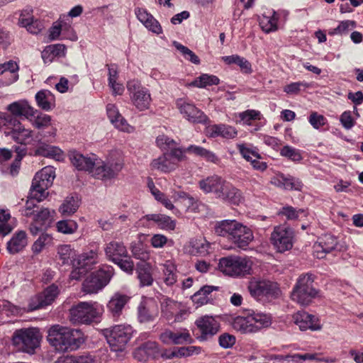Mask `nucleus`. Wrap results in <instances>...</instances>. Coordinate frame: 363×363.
I'll use <instances>...</instances> for the list:
<instances>
[{
	"mask_svg": "<svg viewBox=\"0 0 363 363\" xmlns=\"http://www.w3.org/2000/svg\"><path fill=\"white\" fill-rule=\"evenodd\" d=\"M219 82L220 80L216 76L203 74L189 84V86L204 88L207 86L217 85Z\"/></svg>",
	"mask_w": 363,
	"mask_h": 363,
	"instance_id": "obj_46",
	"label": "nucleus"
},
{
	"mask_svg": "<svg viewBox=\"0 0 363 363\" xmlns=\"http://www.w3.org/2000/svg\"><path fill=\"white\" fill-rule=\"evenodd\" d=\"M159 353V347L157 343L147 342L135 350L133 352L134 358L139 361L145 362L150 359L156 358Z\"/></svg>",
	"mask_w": 363,
	"mask_h": 363,
	"instance_id": "obj_30",
	"label": "nucleus"
},
{
	"mask_svg": "<svg viewBox=\"0 0 363 363\" xmlns=\"http://www.w3.org/2000/svg\"><path fill=\"white\" fill-rule=\"evenodd\" d=\"M37 105L41 109L48 111L55 106V98L52 93L47 89H43L35 94Z\"/></svg>",
	"mask_w": 363,
	"mask_h": 363,
	"instance_id": "obj_37",
	"label": "nucleus"
},
{
	"mask_svg": "<svg viewBox=\"0 0 363 363\" xmlns=\"http://www.w3.org/2000/svg\"><path fill=\"white\" fill-rule=\"evenodd\" d=\"M56 228L59 233L70 235L77 230L78 224L73 220H62L57 222Z\"/></svg>",
	"mask_w": 363,
	"mask_h": 363,
	"instance_id": "obj_48",
	"label": "nucleus"
},
{
	"mask_svg": "<svg viewBox=\"0 0 363 363\" xmlns=\"http://www.w3.org/2000/svg\"><path fill=\"white\" fill-rule=\"evenodd\" d=\"M217 289L216 286H204L192 296V301L198 306L207 304L212 300L211 293Z\"/></svg>",
	"mask_w": 363,
	"mask_h": 363,
	"instance_id": "obj_39",
	"label": "nucleus"
},
{
	"mask_svg": "<svg viewBox=\"0 0 363 363\" xmlns=\"http://www.w3.org/2000/svg\"><path fill=\"white\" fill-rule=\"evenodd\" d=\"M52 238L48 233H42L40 237L34 242L32 246V250L34 253L38 254L48 245L52 244Z\"/></svg>",
	"mask_w": 363,
	"mask_h": 363,
	"instance_id": "obj_50",
	"label": "nucleus"
},
{
	"mask_svg": "<svg viewBox=\"0 0 363 363\" xmlns=\"http://www.w3.org/2000/svg\"><path fill=\"white\" fill-rule=\"evenodd\" d=\"M314 279V275L311 273L301 274L291 291V299L301 306L309 305L319 294L313 286Z\"/></svg>",
	"mask_w": 363,
	"mask_h": 363,
	"instance_id": "obj_5",
	"label": "nucleus"
},
{
	"mask_svg": "<svg viewBox=\"0 0 363 363\" xmlns=\"http://www.w3.org/2000/svg\"><path fill=\"white\" fill-rule=\"evenodd\" d=\"M11 215L5 210H0V235L5 236L11 232L13 227L9 223Z\"/></svg>",
	"mask_w": 363,
	"mask_h": 363,
	"instance_id": "obj_54",
	"label": "nucleus"
},
{
	"mask_svg": "<svg viewBox=\"0 0 363 363\" xmlns=\"http://www.w3.org/2000/svg\"><path fill=\"white\" fill-rule=\"evenodd\" d=\"M207 132L211 137L221 136L227 139L234 138L238 133L235 128L225 124L208 126Z\"/></svg>",
	"mask_w": 363,
	"mask_h": 363,
	"instance_id": "obj_36",
	"label": "nucleus"
},
{
	"mask_svg": "<svg viewBox=\"0 0 363 363\" xmlns=\"http://www.w3.org/2000/svg\"><path fill=\"white\" fill-rule=\"evenodd\" d=\"M193 252L201 256L208 254L210 244L205 240H196L192 245Z\"/></svg>",
	"mask_w": 363,
	"mask_h": 363,
	"instance_id": "obj_59",
	"label": "nucleus"
},
{
	"mask_svg": "<svg viewBox=\"0 0 363 363\" xmlns=\"http://www.w3.org/2000/svg\"><path fill=\"white\" fill-rule=\"evenodd\" d=\"M185 157L183 150L180 148H173L170 152L154 159L150 163V167L152 169L169 173L175 170L178 167L179 162L184 160Z\"/></svg>",
	"mask_w": 363,
	"mask_h": 363,
	"instance_id": "obj_10",
	"label": "nucleus"
},
{
	"mask_svg": "<svg viewBox=\"0 0 363 363\" xmlns=\"http://www.w3.org/2000/svg\"><path fill=\"white\" fill-rule=\"evenodd\" d=\"M240 121L246 125H251L252 121L260 120L261 113L254 109H248L238 113Z\"/></svg>",
	"mask_w": 363,
	"mask_h": 363,
	"instance_id": "obj_53",
	"label": "nucleus"
},
{
	"mask_svg": "<svg viewBox=\"0 0 363 363\" xmlns=\"http://www.w3.org/2000/svg\"><path fill=\"white\" fill-rule=\"evenodd\" d=\"M143 225L149 226L150 223H145L153 222L162 230H172L175 228L176 223L169 216L161 213H152L144 216L141 220Z\"/></svg>",
	"mask_w": 363,
	"mask_h": 363,
	"instance_id": "obj_28",
	"label": "nucleus"
},
{
	"mask_svg": "<svg viewBox=\"0 0 363 363\" xmlns=\"http://www.w3.org/2000/svg\"><path fill=\"white\" fill-rule=\"evenodd\" d=\"M55 177V170L51 167L43 168L37 172L33 179L30 194L38 202L44 200L48 192V189L52 184Z\"/></svg>",
	"mask_w": 363,
	"mask_h": 363,
	"instance_id": "obj_8",
	"label": "nucleus"
},
{
	"mask_svg": "<svg viewBox=\"0 0 363 363\" xmlns=\"http://www.w3.org/2000/svg\"><path fill=\"white\" fill-rule=\"evenodd\" d=\"M280 154L293 162H300L303 159L300 150L289 145L284 146L280 150Z\"/></svg>",
	"mask_w": 363,
	"mask_h": 363,
	"instance_id": "obj_55",
	"label": "nucleus"
},
{
	"mask_svg": "<svg viewBox=\"0 0 363 363\" xmlns=\"http://www.w3.org/2000/svg\"><path fill=\"white\" fill-rule=\"evenodd\" d=\"M293 238L291 228L286 225H279L272 233L271 241L277 251L284 252L292 248Z\"/></svg>",
	"mask_w": 363,
	"mask_h": 363,
	"instance_id": "obj_16",
	"label": "nucleus"
},
{
	"mask_svg": "<svg viewBox=\"0 0 363 363\" xmlns=\"http://www.w3.org/2000/svg\"><path fill=\"white\" fill-rule=\"evenodd\" d=\"M106 111L108 118L114 126L121 131L132 133L134 128L130 125L126 120L121 115L117 107L112 104H109L106 106Z\"/></svg>",
	"mask_w": 363,
	"mask_h": 363,
	"instance_id": "obj_27",
	"label": "nucleus"
},
{
	"mask_svg": "<svg viewBox=\"0 0 363 363\" xmlns=\"http://www.w3.org/2000/svg\"><path fill=\"white\" fill-rule=\"evenodd\" d=\"M42 335L36 328H21L12 335L13 345L19 351L33 354L40 346Z\"/></svg>",
	"mask_w": 363,
	"mask_h": 363,
	"instance_id": "obj_6",
	"label": "nucleus"
},
{
	"mask_svg": "<svg viewBox=\"0 0 363 363\" xmlns=\"http://www.w3.org/2000/svg\"><path fill=\"white\" fill-rule=\"evenodd\" d=\"M252 261L247 257L230 255L219 259L218 269L233 278H243L252 274Z\"/></svg>",
	"mask_w": 363,
	"mask_h": 363,
	"instance_id": "obj_4",
	"label": "nucleus"
},
{
	"mask_svg": "<svg viewBox=\"0 0 363 363\" xmlns=\"http://www.w3.org/2000/svg\"><path fill=\"white\" fill-rule=\"evenodd\" d=\"M174 46L179 50L185 60L190 61L191 62L199 65L200 63L199 57L187 47L180 44L177 41L173 42Z\"/></svg>",
	"mask_w": 363,
	"mask_h": 363,
	"instance_id": "obj_51",
	"label": "nucleus"
},
{
	"mask_svg": "<svg viewBox=\"0 0 363 363\" xmlns=\"http://www.w3.org/2000/svg\"><path fill=\"white\" fill-rule=\"evenodd\" d=\"M79 206L77 197L68 196L59 208V211L62 216H71L74 213Z\"/></svg>",
	"mask_w": 363,
	"mask_h": 363,
	"instance_id": "obj_45",
	"label": "nucleus"
},
{
	"mask_svg": "<svg viewBox=\"0 0 363 363\" xmlns=\"http://www.w3.org/2000/svg\"><path fill=\"white\" fill-rule=\"evenodd\" d=\"M7 110L11 112L12 116H24L28 118L34 116V108L30 106L26 100H19L10 104L7 106Z\"/></svg>",
	"mask_w": 363,
	"mask_h": 363,
	"instance_id": "obj_32",
	"label": "nucleus"
},
{
	"mask_svg": "<svg viewBox=\"0 0 363 363\" xmlns=\"http://www.w3.org/2000/svg\"><path fill=\"white\" fill-rule=\"evenodd\" d=\"M162 316L169 323L182 322L187 315V311L182 303L170 298H164L161 302Z\"/></svg>",
	"mask_w": 363,
	"mask_h": 363,
	"instance_id": "obj_13",
	"label": "nucleus"
},
{
	"mask_svg": "<svg viewBox=\"0 0 363 363\" xmlns=\"http://www.w3.org/2000/svg\"><path fill=\"white\" fill-rule=\"evenodd\" d=\"M57 255L59 259L62 261L63 264H72L77 256L75 250L71 247L69 245H62L57 248Z\"/></svg>",
	"mask_w": 363,
	"mask_h": 363,
	"instance_id": "obj_44",
	"label": "nucleus"
},
{
	"mask_svg": "<svg viewBox=\"0 0 363 363\" xmlns=\"http://www.w3.org/2000/svg\"><path fill=\"white\" fill-rule=\"evenodd\" d=\"M10 125L4 130V134L21 145L28 144L33 138V131L27 129L15 118L10 119Z\"/></svg>",
	"mask_w": 363,
	"mask_h": 363,
	"instance_id": "obj_18",
	"label": "nucleus"
},
{
	"mask_svg": "<svg viewBox=\"0 0 363 363\" xmlns=\"http://www.w3.org/2000/svg\"><path fill=\"white\" fill-rule=\"evenodd\" d=\"M21 164V162H19V160H14L6 169H1L2 174L11 176V177H16L20 172Z\"/></svg>",
	"mask_w": 363,
	"mask_h": 363,
	"instance_id": "obj_62",
	"label": "nucleus"
},
{
	"mask_svg": "<svg viewBox=\"0 0 363 363\" xmlns=\"http://www.w3.org/2000/svg\"><path fill=\"white\" fill-rule=\"evenodd\" d=\"M272 184L285 190L301 191L303 186L302 182L297 178L291 176H285L279 174L271 179Z\"/></svg>",
	"mask_w": 363,
	"mask_h": 363,
	"instance_id": "obj_29",
	"label": "nucleus"
},
{
	"mask_svg": "<svg viewBox=\"0 0 363 363\" xmlns=\"http://www.w3.org/2000/svg\"><path fill=\"white\" fill-rule=\"evenodd\" d=\"M138 278L142 286H151L153 278L151 272V265L149 263H143L138 267Z\"/></svg>",
	"mask_w": 363,
	"mask_h": 363,
	"instance_id": "obj_43",
	"label": "nucleus"
},
{
	"mask_svg": "<svg viewBox=\"0 0 363 363\" xmlns=\"http://www.w3.org/2000/svg\"><path fill=\"white\" fill-rule=\"evenodd\" d=\"M177 108L184 118L191 123H206L208 117L195 105L185 99H178L176 101Z\"/></svg>",
	"mask_w": 363,
	"mask_h": 363,
	"instance_id": "obj_17",
	"label": "nucleus"
},
{
	"mask_svg": "<svg viewBox=\"0 0 363 363\" xmlns=\"http://www.w3.org/2000/svg\"><path fill=\"white\" fill-rule=\"evenodd\" d=\"M104 252L107 259L113 262L118 261L121 257H127L128 255L127 249L123 243L114 240L105 245Z\"/></svg>",
	"mask_w": 363,
	"mask_h": 363,
	"instance_id": "obj_31",
	"label": "nucleus"
},
{
	"mask_svg": "<svg viewBox=\"0 0 363 363\" xmlns=\"http://www.w3.org/2000/svg\"><path fill=\"white\" fill-rule=\"evenodd\" d=\"M114 263L124 272L132 274L134 269V264L128 255H127V257H121L118 261H115Z\"/></svg>",
	"mask_w": 363,
	"mask_h": 363,
	"instance_id": "obj_64",
	"label": "nucleus"
},
{
	"mask_svg": "<svg viewBox=\"0 0 363 363\" xmlns=\"http://www.w3.org/2000/svg\"><path fill=\"white\" fill-rule=\"evenodd\" d=\"M28 244L27 235L25 231L16 232L7 243V250L11 254H16L22 251Z\"/></svg>",
	"mask_w": 363,
	"mask_h": 363,
	"instance_id": "obj_35",
	"label": "nucleus"
},
{
	"mask_svg": "<svg viewBox=\"0 0 363 363\" xmlns=\"http://www.w3.org/2000/svg\"><path fill=\"white\" fill-rule=\"evenodd\" d=\"M199 186L205 194H213L216 198L232 204L238 205L242 200L241 191L217 174L200 180Z\"/></svg>",
	"mask_w": 363,
	"mask_h": 363,
	"instance_id": "obj_1",
	"label": "nucleus"
},
{
	"mask_svg": "<svg viewBox=\"0 0 363 363\" xmlns=\"http://www.w3.org/2000/svg\"><path fill=\"white\" fill-rule=\"evenodd\" d=\"M100 314L96 302H80L69 309V320L74 324H89Z\"/></svg>",
	"mask_w": 363,
	"mask_h": 363,
	"instance_id": "obj_9",
	"label": "nucleus"
},
{
	"mask_svg": "<svg viewBox=\"0 0 363 363\" xmlns=\"http://www.w3.org/2000/svg\"><path fill=\"white\" fill-rule=\"evenodd\" d=\"M99 262V250L97 249L91 250L84 252L78 256L77 260L73 262V266L82 267L88 271L91 269L94 265Z\"/></svg>",
	"mask_w": 363,
	"mask_h": 363,
	"instance_id": "obj_33",
	"label": "nucleus"
},
{
	"mask_svg": "<svg viewBox=\"0 0 363 363\" xmlns=\"http://www.w3.org/2000/svg\"><path fill=\"white\" fill-rule=\"evenodd\" d=\"M66 47L62 44L49 45L42 52L43 58H45L48 54L52 55V57L65 56Z\"/></svg>",
	"mask_w": 363,
	"mask_h": 363,
	"instance_id": "obj_56",
	"label": "nucleus"
},
{
	"mask_svg": "<svg viewBox=\"0 0 363 363\" xmlns=\"http://www.w3.org/2000/svg\"><path fill=\"white\" fill-rule=\"evenodd\" d=\"M34 127L38 129L45 128L51 124V117L49 115L40 113L32 122Z\"/></svg>",
	"mask_w": 363,
	"mask_h": 363,
	"instance_id": "obj_60",
	"label": "nucleus"
},
{
	"mask_svg": "<svg viewBox=\"0 0 363 363\" xmlns=\"http://www.w3.org/2000/svg\"><path fill=\"white\" fill-rule=\"evenodd\" d=\"M47 340L59 352L77 350L85 342L84 333L60 325H54L48 330Z\"/></svg>",
	"mask_w": 363,
	"mask_h": 363,
	"instance_id": "obj_2",
	"label": "nucleus"
},
{
	"mask_svg": "<svg viewBox=\"0 0 363 363\" xmlns=\"http://www.w3.org/2000/svg\"><path fill=\"white\" fill-rule=\"evenodd\" d=\"M134 330L128 324H119L103 330L107 343L113 352L123 351L133 337Z\"/></svg>",
	"mask_w": 363,
	"mask_h": 363,
	"instance_id": "obj_7",
	"label": "nucleus"
},
{
	"mask_svg": "<svg viewBox=\"0 0 363 363\" xmlns=\"http://www.w3.org/2000/svg\"><path fill=\"white\" fill-rule=\"evenodd\" d=\"M96 163L93 170V176L101 180H108L114 178L123 167V163L120 159L111 160L107 162L97 160Z\"/></svg>",
	"mask_w": 363,
	"mask_h": 363,
	"instance_id": "obj_15",
	"label": "nucleus"
},
{
	"mask_svg": "<svg viewBox=\"0 0 363 363\" xmlns=\"http://www.w3.org/2000/svg\"><path fill=\"white\" fill-rule=\"evenodd\" d=\"M251 323L254 328V333L260 331L262 329L268 328L272 324V316L270 314L252 311L250 313Z\"/></svg>",
	"mask_w": 363,
	"mask_h": 363,
	"instance_id": "obj_38",
	"label": "nucleus"
},
{
	"mask_svg": "<svg viewBox=\"0 0 363 363\" xmlns=\"http://www.w3.org/2000/svg\"><path fill=\"white\" fill-rule=\"evenodd\" d=\"M250 313L244 316H237L232 321V327L241 333H254V328L251 320H250Z\"/></svg>",
	"mask_w": 363,
	"mask_h": 363,
	"instance_id": "obj_41",
	"label": "nucleus"
},
{
	"mask_svg": "<svg viewBox=\"0 0 363 363\" xmlns=\"http://www.w3.org/2000/svg\"><path fill=\"white\" fill-rule=\"evenodd\" d=\"M337 238L330 234H325L313 245V255L318 259H323L327 254L337 250Z\"/></svg>",
	"mask_w": 363,
	"mask_h": 363,
	"instance_id": "obj_20",
	"label": "nucleus"
},
{
	"mask_svg": "<svg viewBox=\"0 0 363 363\" xmlns=\"http://www.w3.org/2000/svg\"><path fill=\"white\" fill-rule=\"evenodd\" d=\"M279 16L275 11H273L272 14L266 15L264 14L259 18V23L262 30L266 33H269L277 30Z\"/></svg>",
	"mask_w": 363,
	"mask_h": 363,
	"instance_id": "obj_40",
	"label": "nucleus"
},
{
	"mask_svg": "<svg viewBox=\"0 0 363 363\" xmlns=\"http://www.w3.org/2000/svg\"><path fill=\"white\" fill-rule=\"evenodd\" d=\"M113 274V269L109 267L91 273L83 281L82 291L89 294L98 293L109 283Z\"/></svg>",
	"mask_w": 363,
	"mask_h": 363,
	"instance_id": "obj_11",
	"label": "nucleus"
},
{
	"mask_svg": "<svg viewBox=\"0 0 363 363\" xmlns=\"http://www.w3.org/2000/svg\"><path fill=\"white\" fill-rule=\"evenodd\" d=\"M247 289L250 295L255 298L262 296L276 297L280 293L277 283L255 278L249 281Z\"/></svg>",
	"mask_w": 363,
	"mask_h": 363,
	"instance_id": "obj_14",
	"label": "nucleus"
},
{
	"mask_svg": "<svg viewBox=\"0 0 363 363\" xmlns=\"http://www.w3.org/2000/svg\"><path fill=\"white\" fill-rule=\"evenodd\" d=\"M308 122L315 129H319L326 123L327 120L323 115L312 112L308 117Z\"/></svg>",
	"mask_w": 363,
	"mask_h": 363,
	"instance_id": "obj_61",
	"label": "nucleus"
},
{
	"mask_svg": "<svg viewBox=\"0 0 363 363\" xmlns=\"http://www.w3.org/2000/svg\"><path fill=\"white\" fill-rule=\"evenodd\" d=\"M135 13L137 18L147 30L157 35L162 33V28L159 21L146 9L138 8Z\"/></svg>",
	"mask_w": 363,
	"mask_h": 363,
	"instance_id": "obj_26",
	"label": "nucleus"
},
{
	"mask_svg": "<svg viewBox=\"0 0 363 363\" xmlns=\"http://www.w3.org/2000/svg\"><path fill=\"white\" fill-rule=\"evenodd\" d=\"M59 294L58 287L54 284L48 286L41 294H39L41 299V306L51 304Z\"/></svg>",
	"mask_w": 363,
	"mask_h": 363,
	"instance_id": "obj_47",
	"label": "nucleus"
},
{
	"mask_svg": "<svg viewBox=\"0 0 363 363\" xmlns=\"http://www.w3.org/2000/svg\"><path fill=\"white\" fill-rule=\"evenodd\" d=\"M130 297L120 292L115 293L107 303V308L113 317H118Z\"/></svg>",
	"mask_w": 363,
	"mask_h": 363,
	"instance_id": "obj_34",
	"label": "nucleus"
},
{
	"mask_svg": "<svg viewBox=\"0 0 363 363\" xmlns=\"http://www.w3.org/2000/svg\"><path fill=\"white\" fill-rule=\"evenodd\" d=\"M200 335L198 339L200 341H206L211 338L219 331L220 325L217 320L211 315H204L199 318L195 321Z\"/></svg>",
	"mask_w": 363,
	"mask_h": 363,
	"instance_id": "obj_19",
	"label": "nucleus"
},
{
	"mask_svg": "<svg viewBox=\"0 0 363 363\" xmlns=\"http://www.w3.org/2000/svg\"><path fill=\"white\" fill-rule=\"evenodd\" d=\"M277 359L279 360H286L288 362H297L298 359L301 360H316L318 361V358H317V354H295L293 355H279L276 357Z\"/></svg>",
	"mask_w": 363,
	"mask_h": 363,
	"instance_id": "obj_57",
	"label": "nucleus"
},
{
	"mask_svg": "<svg viewBox=\"0 0 363 363\" xmlns=\"http://www.w3.org/2000/svg\"><path fill=\"white\" fill-rule=\"evenodd\" d=\"M237 148L242 157L250 162L255 157L261 158L256 148L250 147L245 144H238Z\"/></svg>",
	"mask_w": 363,
	"mask_h": 363,
	"instance_id": "obj_52",
	"label": "nucleus"
},
{
	"mask_svg": "<svg viewBox=\"0 0 363 363\" xmlns=\"http://www.w3.org/2000/svg\"><path fill=\"white\" fill-rule=\"evenodd\" d=\"M127 89L133 105L140 111H145L150 106L152 98L149 90L142 86L138 80L127 83Z\"/></svg>",
	"mask_w": 363,
	"mask_h": 363,
	"instance_id": "obj_12",
	"label": "nucleus"
},
{
	"mask_svg": "<svg viewBox=\"0 0 363 363\" xmlns=\"http://www.w3.org/2000/svg\"><path fill=\"white\" fill-rule=\"evenodd\" d=\"M55 213L54 210L50 211L48 208H43L35 215V222L39 223L40 226H43L53 220Z\"/></svg>",
	"mask_w": 363,
	"mask_h": 363,
	"instance_id": "obj_49",
	"label": "nucleus"
},
{
	"mask_svg": "<svg viewBox=\"0 0 363 363\" xmlns=\"http://www.w3.org/2000/svg\"><path fill=\"white\" fill-rule=\"evenodd\" d=\"M293 320L298 326L301 330H320L322 328L320 320L318 317L309 314L305 311H298L293 315Z\"/></svg>",
	"mask_w": 363,
	"mask_h": 363,
	"instance_id": "obj_22",
	"label": "nucleus"
},
{
	"mask_svg": "<svg viewBox=\"0 0 363 363\" xmlns=\"http://www.w3.org/2000/svg\"><path fill=\"white\" fill-rule=\"evenodd\" d=\"M164 281L168 286H172L177 280V270L175 263L172 260H167L163 264Z\"/></svg>",
	"mask_w": 363,
	"mask_h": 363,
	"instance_id": "obj_42",
	"label": "nucleus"
},
{
	"mask_svg": "<svg viewBox=\"0 0 363 363\" xmlns=\"http://www.w3.org/2000/svg\"><path fill=\"white\" fill-rule=\"evenodd\" d=\"M69 157L72 164L77 169L87 171L93 174V170L97 164L98 160L96 155H84L76 150H73L69 152Z\"/></svg>",
	"mask_w": 363,
	"mask_h": 363,
	"instance_id": "obj_23",
	"label": "nucleus"
},
{
	"mask_svg": "<svg viewBox=\"0 0 363 363\" xmlns=\"http://www.w3.org/2000/svg\"><path fill=\"white\" fill-rule=\"evenodd\" d=\"M214 230L216 235L226 237L239 248L246 247L254 238L252 231L249 228L235 220L218 222Z\"/></svg>",
	"mask_w": 363,
	"mask_h": 363,
	"instance_id": "obj_3",
	"label": "nucleus"
},
{
	"mask_svg": "<svg viewBox=\"0 0 363 363\" xmlns=\"http://www.w3.org/2000/svg\"><path fill=\"white\" fill-rule=\"evenodd\" d=\"M158 313L157 305L152 298L143 301L138 307V318L140 323L152 321Z\"/></svg>",
	"mask_w": 363,
	"mask_h": 363,
	"instance_id": "obj_24",
	"label": "nucleus"
},
{
	"mask_svg": "<svg viewBox=\"0 0 363 363\" xmlns=\"http://www.w3.org/2000/svg\"><path fill=\"white\" fill-rule=\"evenodd\" d=\"M18 69L17 63L12 60L0 65V80L4 86H9L18 80Z\"/></svg>",
	"mask_w": 363,
	"mask_h": 363,
	"instance_id": "obj_25",
	"label": "nucleus"
},
{
	"mask_svg": "<svg viewBox=\"0 0 363 363\" xmlns=\"http://www.w3.org/2000/svg\"><path fill=\"white\" fill-rule=\"evenodd\" d=\"M356 23L353 21H343L340 23L337 28L329 30V35H342L347 33L351 28H354Z\"/></svg>",
	"mask_w": 363,
	"mask_h": 363,
	"instance_id": "obj_58",
	"label": "nucleus"
},
{
	"mask_svg": "<svg viewBox=\"0 0 363 363\" xmlns=\"http://www.w3.org/2000/svg\"><path fill=\"white\" fill-rule=\"evenodd\" d=\"M304 211L302 209L297 211L292 206H285L281 208L279 214L286 217L289 220H295L298 218L300 213H303Z\"/></svg>",
	"mask_w": 363,
	"mask_h": 363,
	"instance_id": "obj_63",
	"label": "nucleus"
},
{
	"mask_svg": "<svg viewBox=\"0 0 363 363\" xmlns=\"http://www.w3.org/2000/svg\"><path fill=\"white\" fill-rule=\"evenodd\" d=\"M159 339L165 345H182L193 342L189 331L186 328L177 332L166 329L160 335Z\"/></svg>",
	"mask_w": 363,
	"mask_h": 363,
	"instance_id": "obj_21",
	"label": "nucleus"
}]
</instances>
